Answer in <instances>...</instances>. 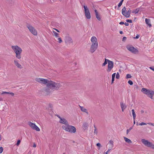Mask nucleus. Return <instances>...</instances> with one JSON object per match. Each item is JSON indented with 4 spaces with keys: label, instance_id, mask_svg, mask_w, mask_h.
<instances>
[{
    "label": "nucleus",
    "instance_id": "nucleus-1",
    "mask_svg": "<svg viewBox=\"0 0 154 154\" xmlns=\"http://www.w3.org/2000/svg\"><path fill=\"white\" fill-rule=\"evenodd\" d=\"M35 80L39 83L46 85V86L43 88V91L47 95L51 94L53 91L57 90L61 87L59 83L55 82L50 80L40 78H36Z\"/></svg>",
    "mask_w": 154,
    "mask_h": 154
},
{
    "label": "nucleus",
    "instance_id": "nucleus-2",
    "mask_svg": "<svg viewBox=\"0 0 154 154\" xmlns=\"http://www.w3.org/2000/svg\"><path fill=\"white\" fill-rule=\"evenodd\" d=\"M11 48L15 54V57L17 59H20L21 58V54L22 51V48L17 45H12Z\"/></svg>",
    "mask_w": 154,
    "mask_h": 154
},
{
    "label": "nucleus",
    "instance_id": "nucleus-3",
    "mask_svg": "<svg viewBox=\"0 0 154 154\" xmlns=\"http://www.w3.org/2000/svg\"><path fill=\"white\" fill-rule=\"evenodd\" d=\"M62 128L66 131L69 132L71 133H75L76 131V129L74 126L68 124L66 125H63L62 126Z\"/></svg>",
    "mask_w": 154,
    "mask_h": 154
},
{
    "label": "nucleus",
    "instance_id": "nucleus-4",
    "mask_svg": "<svg viewBox=\"0 0 154 154\" xmlns=\"http://www.w3.org/2000/svg\"><path fill=\"white\" fill-rule=\"evenodd\" d=\"M141 91L144 94H146L148 97L152 99V97L154 95V91L151 89H147L146 88H142Z\"/></svg>",
    "mask_w": 154,
    "mask_h": 154
},
{
    "label": "nucleus",
    "instance_id": "nucleus-5",
    "mask_svg": "<svg viewBox=\"0 0 154 154\" xmlns=\"http://www.w3.org/2000/svg\"><path fill=\"white\" fill-rule=\"evenodd\" d=\"M142 143L145 146L151 147L152 149H154V144L152 143L149 142L148 140L143 139L141 140Z\"/></svg>",
    "mask_w": 154,
    "mask_h": 154
},
{
    "label": "nucleus",
    "instance_id": "nucleus-6",
    "mask_svg": "<svg viewBox=\"0 0 154 154\" xmlns=\"http://www.w3.org/2000/svg\"><path fill=\"white\" fill-rule=\"evenodd\" d=\"M83 8L84 9V12L85 16L87 19H90L91 18V15L89 9L86 5H84Z\"/></svg>",
    "mask_w": 154,
    "mask_h": 154
},
{
    "label": "nucleus",
    "instance_id": "nucleus-7",
    "mask_svg": "<svg viewBox=\"0 0 154 154\" xmlns=\"http://www.w3.org/2000/svg\"><path fill=\"white\" fill-rule=\"evenodd\" d=\"M108 62V68L107 71L108 72H110L113 67L114 63L111 60L106 59V64Z\"/></svg>",
    "mask_w": 154,
    "mask_h": 154
},
{
    "label": "nucleus",
    "instance_id": "nucleus-8",
    "mask_svg": "<svg viewBox=\"0 0 154 154\" xmlns=\"http://www.w3.org/2000/svg\"><path fill=\"white\" fill-rule=\"evenodd\" d=\"M30 32L34 35H37V30L32 26L30 25H28L27 26Z\"/></svg>",
    "mask_w": 154,
    "mask_h": 154
},
{
    "label": "nucleus",
    "instance_id": "nucleus-9",
    "mask_svg": "<svg viewBox=\"0 0 154 154\" xmlns=\"http://www.w3.org/2000/svg\"><path fill=\"white\" fill-rule=\"evenodd\" d=\"M28 124L32 129L38 131H40V128L35 124L29 122H28Z\"/></svg>",
    "mask_w": 154,
    "mask_h": 154
},
{
    "label": "nucleus",
    "instance_id": "nucleus-10",
    "mask_svg": "<svg viewBox=\"0 0 154 154\" xmlns=\"http://www.w3.org/2000/svg\"><path fill=\"white\" fill-rule=\"evenodd\" d=\"M126 48L128 50L133 53H136L137 51V50L131 45H127Z\"/></svg>",
    "mask_w": 154,
    "mask_h": 154
},
{
    "label": "nucleus",
    "instance_id": "nucleus-11",
    "mask_svg": "<svg viewBox=\"0 0 154 154\" xmlns=\"http://www.w3.org/2000/svg\"><path fill=\"white\" fill-rule=\"evenodd\" d=\"M65 41L66 44H69L72 43V38L68 35L65 36Z\"/></svg>",
    "mask_w": 154,
    "mask_h": 154
},
{
    "label": "nucleus",
    "instance_id": "nucleus-12",
    "mask_svg": "<svg viewBox=\"0 0 154 154\" xmlns=\"http://www.w3.org/2000/svg\"><path fill=\"white\" fill-rule=\"evenodd\" d=\"M126 8L125 7H124L122 10V14L125 17L128 18L129 17L130 15L127 13V12H126Z\"/></svg>",
    "mask_w": 154,
    "mask_h": 154
},
{
    "label": "nucleus",
    "instance_id": "nucleus-13",
    "mask_svg": "<svg viewBox=\"0 0 154 154\" xmlns=\"http://www.w3.org/2000/svg\"><path fill=\"white\" fill-rule=\"evenodd\" d=\"M126 8L125 7H124L122 10V14L125 17L128 18L129 17L130 15L127 13V12H126Z\"/></svg>",
    "mask_w": 154,
    "mask_h": 154
},
{
    "label": "nucleus",
    "instance_id": "nucleus-14",
    "mask_svg": "<svg viewBox=\"0 0 154 154\" xmlns=\"http://www.w3.org/2000/svg\"><path fill=\"white\" fill-rule=\"evenodd\" d=\"M126 8L125 7H124L122 10V14L125 17L128 18L129 17L130 15L127 13V12H126Z\"/></svg>",
    "mask_w": 154,
    "mask_h": 154
},
{
    "label": "nucleus",
    "instance_id": "nucleus-15",
    "mask_svg": "<svg viewBox=\"0 0 154 154\" xmlns=\"http://www.w3.org/2000/svg\"><path fill=\"white\" fill-rule=\"evenodd\" d=\"M126 8L125 7H124L122 10V14L125 17L128 18L129 17L130 15L127 13V12H126Z\"/></svg>",
    "mask_w": 154,
    "mask_h": 154
},
{
    "label": "nucleus",
    "instance_id": "nucleus-16",
    "mask_svg": "<svg viewBox=\"0 0 154 154\" xmlns=\"http://www.w3.org/2000/svg\"><path fill=\"white\" fill-rule=\"evenodd\" d=\"M14 65L19 69H22L23 68L22 66L19 63V61L17 59L14 60Z\"/></svg>",
    "mask_w": 154,
    "mask_h": 154
},
{
    "label": "nucleus",
    "instance_id": "nucleus-17",
    "mask_svg": "<svg viewBox=\"0 0 154 154\" xmlns=\"http://www.w3.org/2000/svg\"><path fill=\"white\" fill-rule=\"evenodd\" d=\"M97 47L98 46L91 45L90 49V52L91 53H93L96 50Z\"/></svg>",
    "mask_w": 154,
    "mask_h": 154
},
{
    "label": "nucleus",
    "instance_id": "nucleus-18",
    "mask_svg": "<svg viewBox=\"0 0 154 154\" xmlns=\"http://www.w3.org/2000/svg\"><path fill=\"white\" fill-rule=\"evenodd\" d=\"M59 122L60 123L64 124V125H66L68 124L67 121L64 118H60V119L59 121Z\"/></svg>",
    "mask_w": 154,
    "mask_h": 154
},
{
    "label": "nucleus",
    "instance_id": "nucleus-19",
    "mask_svg": "<svg viewBox=\"0 0 154 154\" xmlns=\"http://www.w3.org/2000/svg\"><path fill=\"white\" fill-rule=\"evenodd\" d=\"M91 41L92 43H98L96 37L94 36H93L91 37Z\"/></svg>",
    "mask_w": 154,
    "mask_h": 154
},
{
    "label": "nucleus",
    "instance_id": "nucleus-20",
    "mask_svg": "<svg viewBox=\"0 0 154 154\" xmlns=\"http://www.w3.org/2000/svg\"><path fill=\"white\" fill-rule=\"evenodd\" d=\"M94 12H95V15H96V17L97 18V19L99 21L100 20H101L100 17V16L99 15V14H98V12L97 10H94Z\"/></svg>",
    "mask_w": 154,
    "mask_h": 154
},
{
    "label": "nucleus",
    "instance_id": "nucleus-21",
    "mask_svg": "<svg viewBox=\"0 0 154 154\" xmlns=\"http://www.w3.org/2000/svg\"><path fill=\"white\" fill-rule=\"evenodd\" d=\"M108 145H109V147L110 148H113V142L112 140L109 141Z\"/></svg>",
    "mask_w": 154,
    "mask_h": 154
},
{
    "label": "nucleus",
    "instance_id": "nucleus-22",
    "mask_svg": "<svg viewBox=\"0 0 154 154\" xmlns=\"http://www.w3.org/2000/svg\"><path fill=\"white\" fill-rule=\"evenodd\" d=\"M120 105L122 109V112H123L124 110L126 108V106L125 104H123L122 102L121 103Z\"/></svg>",
    "mask_w": 154,
    "mask_h": 154
},
{
    "label": "nucleus",
    "instance_id": "nucleus-23",
    "mask_svg": "<svg viewBox=\"0 0 154 154\" xmlns=\"http://www.w3.org/2000/svg\"><path fill=\"white\" fill-rule=\"evenodd\" d=\"M80 108L81 110L83 112H85L87 113V114H88V111L85 108L83 107L80 106Z\"/></svg>",
    "mask_w": 154,
    "mask_h": 154
},
{
    "label": "nucleus",
    "instance_id": "nucleus-24",
    "mask_svg": "<svg viewBox=\"0 0 154 154\" xmlns=\"http://www.w3.org/2000/svg\"><path fill=\"white\" fill-rule=\"evenodd\" d=\"M145 22L146 24H148L149 27L151 26V25L150 23V20L149 19L146 18L145 19Z\"/></svg>",
    "mask_w": 154,
    "mask_h": 154
},
{
    "label": "nucleus",
    "instance_id": "nucleus-25",
    "mask_svg": "<svg viewBox=\"0 0 154 154\" xmlns=\"http://www.w3.org/2000/svg\"><path fill=\"white\" fill-rule=\"evenodd\" d=\"M88 126V125L86 122H84L83 125V128L84 129H86Z\"/></svg>",
    "mask_w": 154,
    "mask_h": 154
},
{
    "label": "nucleus",
    "instance_id": "nucleus-26",
    "mask_svg": "<svg viewBox=\"0 0 154 154\" xmlns=\"http://www.w3.org/2000/svg\"><path fill=\"white\" fill-rule=\"evenodd\" d=\"M124 138L125 141L126 142L129 143H132V141L130 139L125 137H124Z\"/></svg>",
    "mask_w": 154,
    "mask_h": 154
},
{
    "label": "nucleus",
    "instance_id": "nucleus-27",
    "mask_svg": "<svg viewBox=\"0 0 154 154\" xmlns=\"http://www.w3.org/2000/svg\"><path fill=\"white\" fill-rule=\"evenodd\" d=\"M52 32L54 34V35L56 38H58L59 37V34L56 32L54 31H52Z\"/></svg>",
    "mask_w": 154,
    "mask_h": 154
},
{
    "label": "nucleus",
    "instance_id": "nucleus-28",
    "mask_svg": "<svg viewBox=\"0 0 154 154\" xmlns=\"http://www.w3.org/2000/svg\"><path fill=\"white\" fill-rule=\"evenodd\" d=\"M131 111L133 117V119L134 120H135L136 118V114L134 112V109H133Z\"/></svg>",
    "mask_w": 154,
    "mask_h": 154
},
{
    "label": "nucleus",
    "instance_id": "nucleus-29",
    "mask_svg": "<svg viewBox=\"0 0 154 154\" xmlns=\"http://www.w3.org/2000/svg\"><path fill=\"white\" fill-rule=\"evenodd\" d=\"M94 134L97 135L98 133L97 130L95 125H94Z\"/></svg>",
    "mask_w": 154,
    "mask_h": 154
},
{
    "label": "nucleus",
    "instance_id": "nucleus-30",
    "mask_svg": "<svg viewBox=\"0 0 154 154\" xmlns=\"http://www.w3.org/2000/svg\"><path fill=\"white\" fill-rule=\"evenodd\" d=\"M139 11V9H136L135 10H133L132 11V13L136 14L138 13Z\"/></svg>",
    "mask_w": 154,
    "mask_h": 154
},
{
    "label": "nucleus",
    "instance_id": "nucleus-31",
    "mask_svg": "<svg viewBox=\"0 0 154 154\" xmlns=\"http://www.w3.org/2000/svg\"><path fill=\"white\" fill-rule=\"evenodd\" d=\"M59 43H61L63 42V41L61 38L59 37L57 38V41Z\"/></svg>",
    "mask_w": 154,
    "mask_h": 154
},
{
    "label": "nucleus",
    "instance_id": "nucleus-32",
    "mask_svg": "<svg viewBox=\"0 0 154 154\" xmlns=\"http://www.w3.org/2000/svg\"><path fill=\"white\" fill-rule=\"evenodd\" d=\"M131 77V75L130 74H127L126 75V78L127 79L130 78Z\"/></svg>",
    "mask_w": 154,
    "mask_h": 154
},
{
    "label": "nucleus",
    "instance_id": "nucleus-33",
    "mask_svg": "<svg viewBox=\"0 0 154 154\" xmlns=\"http://www.w3.org/2000/svg\"><path fill=\"white\" fill-rule=\"evenodd\" d=\"M120 75L118 72H117L116 74V78L117 79H119V78Z\"/></svg>",
    "mask_w": 154,
    "mask_h": 154
},
{
    "label": "nucleus",
    "instance_id": "nucleus-34",
    "mask_svg": "<svg viewBox=\"0 0 154 154\" xmlns=\"http://www.w3.org/2000/svg\"><path fill=\"white\" fill-rule=\"evenodd\" d=\"M128 83L130 85H132L133 84V82L131 80H129L128 81Z\"/></svg>",
    "mask_w": 154,
    "mask_h": 154
},
{
    "label": "nucleus",
    "instance_id": "nucleus-35",
    "mask_svg": "<svg viewBox=\"0 0 154 154\" xmlns=\"http://www.w3.org/2000/svg\"><path fill=\"white\" fill-rule=\"evenodd\" d=\"M10 92H5V91H4V92H2V94H9V93Z\"/></svg>",
    "mask_w": 154,
    "mask_h": 154
},
{
    "label": "nucleus",
    "instance_id": "nucleus-36",
    "mask_svg": "<svg viewBox=\"0 0 154 154\" xmlns=\"http://www.w3.org/2000/svg\"><path fill=\"white\" fill-rule=\"evenodd\" d=\"M139 125H146V124L145 123L142 122H141V123H140L139 124Z\"/></svg>",
    "mask_w": 154,
    "mask_h": 154
},
{
    "label": "nucleus",
    "instance_id": "nucleus-37",
    "mask_svg": "<svg viewBox=\"0 0 154 154\" xmlns=\"http://www.w3.org/2000/svg\"><path fill=\"white\" fill-rule=\"evenodd\" d=\"M3 150V147H0V153H1L2 152Z\"/></svg>",
    "mask_w": 154,
    "mask_h": 154
},
{
    "label": "nucleus",
    "instance_id": "nucleus-38",
    "mask_svg": "<svg viewBox=\"0 0 154 154\" xmlns=\"http://www.w3.org/2000/svg\"><path fill=\"white\" fill-rule=\"evenodd\" d=\"M126 21L127 22H129V23H132V20H128V19L126 20Z\"/></svg>",
    "mask_w": 154,
    "mask_h": 154
},
{
    "label": "nucleus",
    "instance_id": "nucleus-39",
    "mask_svg": "<svg viewBox=\"0 0 154 154\" xmlns=\"http://www.w3.org/2000/svg\"><path fill=\"white\" fill-rule=\"evenodd\" d=\"M104 63L102 64L103 66H104L106 65V58L104 59Z\"/></svg>",
    "mask_w": 154,
    "mask_h": 154
},
{
    "label": "nucleus",
    "instance_id": "nucleus-40",
    "mask_svg": "<svg viewBox=\"0 0 154 154\" xmlns=\"http://www.w3.org/2000/svg\"><path fill=\"white\" fill-rule=\"evenodd\" d=\"M112 148H109L107 151H106V154H107Z\"/></svg>",
    "mask_w": 154,
    "mask_h": 154
},
{
    "label": "nucleus",
    "instance_id": "nucleus-41",
    "mask_svg": "<svg viewBox=\"0 0 154 154\" xmlns=\"http://www.w3.org/2000/svg\"><path fill=\"white\" fill-rule=\"evenodd\" d=\"M20 140H18L17 141V142L16 144L17 145V146H18L20 144Z\"/></svg>",
    "mask_w": 154,
    "mask_h": 154
},
{
    "label": "nucleus",
    "instance_id": "nucleus-42",
    "mask_svg": "<svg viewBox=\"0 0 154 154\" xmlns=\"http://www.w3.org/2000/svg\"><path fill=\"white\" fill-rule=\"evenodd\" d=\"M131 9H129V10L127 11V13L129 14V15H130L131 13Z\"/></svg>",
    "mask_w": 154,
    "mask_h": 154
},
{
    "label": "nucleus",
    "instance_id": "nucleus-43",
    "mask_svg": "<svg viewBox=\"0 0 154 154\" xmlns=\"http://www.w3.org/2000/svg\"><path fill=\"white\" fill-rule=\"evenodd\" d=\"M126 39H127V38H126V37H123V38H122V41H123L124 42V41H125L126 40Z\"/></svg>",
    "mask_w": 154,
    "mask_h": 154
},
{
    "label": "nucleus",
    "instance_id": "nucleus-44",
    "mask_svg": "<svg viewBox=\"0 0 154 154\" xmlns=\"http://www.w3.org/2000/svg\"><path fill=\"white\" fill-rule=\"evenodd\" d=\"M122 2H120L119 3V4H118V7H120V6L122 5Z\"/></svg>",
    "mask_w": 154,
    "mask_h": 154
},
{
    "label": "nucleus",
    "instance_id": "nucleus-45",
    "mask_svg": "<svg viewBox=\"0 0 154 154\" xmlns=\"http://www.w3.org/2000/svg\"><path fill=\"white\" fill-rule=\"evenodd\" d=\"M9 94L11 95L12 96H14V94L13 92H10Z\"/></svg>",
    "mask_w": 154,
    "mask_h": 154
},
{
    "label": "nucleus",
    "instance_id": "nucleus-46",
    "mask_svg": "<svg viewBox=\"0 0 154 154\" xmlns=\"http://www.w3.org/2000/svg\"><path fill=\"white\" fill-rule=\"evenodd\" d=\"M91 45H95L97 46H98V43H92Z\"/></svg>",
    "mask_w": 154,
    "mask_h": 154
},
{
    "label": "nucleus",
    "instance_id": "nucleus-47",
    "mask_svg": "<svg viewBox=\"0 0 154 154\" xmlns=\"http://www.w3.org/2000/svg\"><path fill=\"white\" fill-rule=\"evenodd\" d=\"M140 35H137L136 37H134V38H139Z\"/></svg>",
    "mask_w": 154,
    "mask_h": 154
},
{
    "label": "nucleus",
    "instance_id": "nucleus-48",
    "mask_svg": "<svg viewBox=\"0 0 154 154\" xmlns=\"http://www.w3.org/2000/svg\"><path fill=\"white\" fill-rule=\"evenodd\" d=\"M147 124H149V125L154 126V123H147Z\"/></svg>",
    "mask_w": 154,
    "mask_h": 154
},
{
    "label": "nucleus",
    "instance_id": "nucleus-49",
    "mask_svg": "<svg viewBox=\"0 0 154 154\" xmlns=\"http://www.w3.org/2000/svg\"><path fill=\"white\" fill-rule=\"evenodd\" d=\"M49 106L50 108H52L53 107V105L51 103H49Z\"/></svg>",
    "mask_w": 154,
    "mask_h": 154
},
{
    "label": "nucleus",
    "instance_id": "nucleus-50",
    "mask_svg": "<svg viewBox=\"0 0 154 154\" xmlns=\"http://www.w3.org/2000/svg\"><path fill=\"white\" fill-rule=\"evenodd\" d=\"M116 75V73H114L112 75V78H114L115 77Z\"/></svg>",
    "mask_w": 154,
    "mask_h": 154
},
{
    "label": "nucleus",
    "instance_id": "nucleus-51",
    "mask_svg": "<svg viewBox=\"0 0 154 154\" xmlns=\"http://www.w3.org/2000/svg\"><path fill=\"white\" fill-rule=\"evenodd\" d=\"M115 78L112 77V83L114 81Z\"/></svg>",
    "mask_w": 154,
    "mask_h": 154
},
{
    "label": "nucleus",
    "instance_id": "nucleus-52",
    "mask_svg": "<svg viewBox=\"0 0 154 154\" xmlns=\"http://www.w3.org/2000/svg\"><path fill=\"white\" fill-rule=\"evenodd\" d=\"M149 68L152 70L153 71H154V68L152 67H149Z\"/></svg>",
    "mask_w": 154,
    "mask_h": 154
},
{
    "label": "nucleus",
    "instance_id": "nucleus-53",
    "mask_svg": "<svg viewBox=\"0 0 154 154\" xmlns=\"http://www.w3.org/2000/svg\"><path fill=\"white\" fill-rule=\"evenodd\" d=\"M96 145H97V146H100V145H101L99 143H97Z\"/></svg>",
    "mask_w": 154,
    "mask_h": 154
},
{
    "label": "nucleus",
    "instance_id": "nucleus-54",
    "mask_svg": "<svg viewBox=\"0 0 154 154\" xmlns=\"http://www.w3.org/2000/svg\"><path fill=\"white\" fill-rule=\"evenodd\" d=\"M53 29L55 30L57 32H60V31L58 29H55V28H54Z\"/></svg>",
    "mask_w": 154,
    "mask_h": 154
},
{
    "label": "nucleus",
    "instance_id": "nucleus-55",
    "mask_svg": "<svg viewBox=\"0 0 154 154\" xmlns=\"http://www.w3.org/2000/svg\"><path fill=\"white\" fill-rule=\"evenodd\" d=\"M124 24V23L123 22V21H121V22L120 23H119V24Z\"/></svg>",
    "mask_w": 154,
    "mask_h": 154
},
{
    "label": "nucleus",
    "instance_id": "nucleus-56",
    "mask_svg": "<svg viewBox=\"0 0 154 154\" xmlns=\"http://www.w3.org/2000/svg\"><path fill=\"white\" fill-rule=\"evenodd\" d=\"M125 25L126 26H128L129 25V24L128 23H124Z\"/></svg>",
    "mask_w": 154,
    "mask_h": 154
},
{
    "label": "nucleus",
    "instance_id": "nucleus-57",
    "mask_svg": "<svg viewBox=\"0 0 154 154\" xmlns=\"http://www.w3.org/2000/svg\"><path fill=\"white\" fill-rule=\"evenodd\" d=\"M135 88L136 89H138V86L137 85H136Z\"/></svg>",
    "mask_w": 154,
    "mask_h": 154
},
{
    "label": "nucleus",
    "instance_id": "nucleus-58",
    "mask_svg": "<svg viewBox=\"0 0 154 154\" xmlns=\"http://www.w3.org/2000/svg\"><path fill=\"white\" fill-rule=\"evenodd\" d=\"M130 130H129V129H127V134H128V133L129 132Z\"/></svg>",
    "mask_w": 154,
    "mask_h": 154
},
{
    "label": "nucleus",
    "instance_id": "nucleus-59",
    "mask_svg": "<svg viewBox=\"0 0 154 154\" xmlns=\"http://www.w3.org/2000/svg\"><path fill=\"white\" fill-rule=\"evenodd\" d=\"M36 147V145L35 143H34L33 145V147Z\"/></svg>",
    "mask_w": 154,
    "mask_h": 154
},
{
    "label": "nucleus",
    "instance_id": "nucleus-60",
    "mask_svg": "<svg viewBox=\"0 0 154 154\" xmlns=\"http://www.w3.org/2000/svg\"><path fill=\"white\" fill-rule=\"evenodd\" d=\"M57 116L58 118H59L60 119V118H62L60 117V116L59 115H57Z\"/></svg>",
    "mask_w": 154,
    "mask_h": 154
},
{
    "label": "nucleus",
    "instance_id": "nucleus-61",
    "mask_svg": "<svg viewBox=\"0 0 154 154\" xmlns=\"http://www.w3.org/2000/svg\"><path fill=\"white\" fill-rule=\"evenodd\" d=\"M120 33L121 34H122L123 33V32L122 31H120Z\"/></svg>",
    "mask_w": 154,
    "mask_h": 154
},
{
    "label": "nucleus",
    "instance_id": "nucleus-62",
    "mask_svg": "<svg viewBox=\"0 0 154 154\" xmlns=\"http://www.w3.org/2000/svg\"><path fill=\"white\" fill-rule=\"evenodd\" d=\"M141 113H143L144 112V111L143 110H141Z\"/></svg>",
    "mask_w": 154,
    "mask_h": 154
},
{
    "label": "nucleus",
    "instance_id": "nucleus-63",
    "mask_svg": "<svg viewBox=\"0 0 154 154\" xmlns=\"http://www.w3.org/2000/svg\"><path fill=\"white\" fill-rule=\"evenodd\" d=\"M132 129V127H131L129 129V130H131Z\"/></svg>",
    "mask_w": 154,
    "mask_h": 154
},
{
    "label": "nucleus",
    "instance_id": "nucleus-64",
    "mask_svg": "<svg viewBox=\"0 0 154 154\" xmlns=\"http://www.w3.org/2000/svg\"><path fill=\"white\" fill-rule=\"evenodd\" d=\"M135 124V120H134V124Z\"/></svg>",
    "mask_w": 154,
    "mask_h": 154
}]
</instances>
